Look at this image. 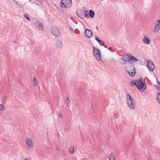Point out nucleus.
<instances>
[{
  "instance_id": "obj_21",
  "label": "nucleus",
  "mask_w": 160,
  "mask_h": 160,
  "mask_svg": "<svg viewBox=\"0 0 160 160\" xmlns=\"http://www.w3.org/2000/svg\"><path fill=\"white\" fill-rule=\"evenodd\" d=\"M5 109V107L2 104L0 105V112L1 113Z\"/></svg>"
},
{
  "instance_id": "obj_18",
  "label": "nucleus",
  "mask_w": 160,
  "mask_h": 160,
  "mask_svg": "<svg viewBox=\"0 0 160 160\" xmlns=\"http://www.w3.org/2000/svg\"><path fill=\"white\" fill-rule=\"evenodd\" d=\"M89 14L90 18H93L95 16V13L94 11L90 10L89 11Z\"/></svg>"
},
{
  "instance_id": "obj_24",
  "label": "nucleus",
  "mask_w": 160,
  "mask_h": 160,
  "mask_svg": "<svg viewBox=\"0 0 160 160\" xmlns=\"http://www.w3.org/2000/svg\"><path fill=\"white\" fill-rule=\"evenodd\" d=\"M7 101V98L6 97H3L2 99V103H6Z\"/></svg>"
},
{
  "instance_id": "obj_37",
  "label": "nucleus",
  "mask_w": 160,
  "mask_h": 160,
  "mask_svg": "<svg viewBox=\"0 0 160 160\" xmlns=\"http://www.w3.org/2000/svg\"><path fill=\"white\" fill-rule=\"evenodd\" d=\"M96 28L97 29H98V27L97 26H96Z\"/></svg>"
},
{
  "instance_id": "obj_33",
  "label": "nucleus",
  "mask_w": 160,
  "mask_h": 160,
  "mask_svg": "<svg viewBox=\"0 0 160 160\" xmlns=\"http://www.w3.org/2000/svg\"><path fill=\"white\" fill-rule=\"evenodd\" d=\"M70 30L72 31V32H73L74 31H73V29L71 27H70Z\"/></svg>"
},
{
  "instance_id": "obj_13",
  "label": "nucleus",
  "mask_w": 160,
  "mask_h": 160,
  "mask_svg": "<svg viewBox=\"0 0 160 160\" xmlns=\"http://www.w3.org/2000/svg\"><path fill=\"white\" fill-rule=\"evenodd\" d=\"M142 42L147 44H149L150 42V41L148 37H144L142 39Z\"/></svg>"
},
{
  "instance_id": "obj_19",
  "label": "nucleus",
  "mask_w": 160,
  "mask_h": 160,
  "mask_svg": "<svg viewBox=\"0 0 160 160\" xmlns=\"http://www.w3.org/2000/svg\"><path fill=\"white\" fill-rule=\"evenodd\" d=\"M89 15L88 11V10H85L84 14L85 17L87 19H88L89 18Z\"/></svg>"
},
{
  "instance_id": "obj_5",
  "label": "nucleus",
  "mask_w": 160,
  "mask_h": 160,
  "mask_svg": "<svg viewBox=\"0 0 160 160\" xmlns=\"http://www.w3.org/2000/svg\"><path fill=\"white\" fill-rule=\"evenodd\" d=\"M51 31L53 35L57 37L59 36L60 32L57 27L54 26L52 27L51 28Z\"/></svg>"
},
{
  "instance_id": "obj_7",
  "label": "nucleus",
  "mask_w": 160,
  "mask_h": 160,
  "mask_svg": "<svg viewBox=\"0 0 160 160\" xmlns=\"http://www.w3.org/2000/svg\"><path fill=\"white\" fill-rule=\"evenodd\" d=\"M160 29V20L158 19L155 23L153 32H157Z\"/></svg>"
},
{
  "instance_id": "obj_35",
  "label": "nucleus",
  "mask_w": 160,
  "mask_h": 160,
  "mask_svg": "<svg viewBox=\"0 0 160 160\" xmlns=\"http://www.w3.org/2000/svg\"><path fill=\"white\" fill-rule=\"evenodd\" d=\"M157 82L158 84H160V82L158 81V80L157 81Z\"/></svg>"
},
{
  "instance_id": "obj_20",
  "label": "nucleus",
  "mask_w": 160,
  "mask_h": 160,
  "mask_svg": "<svg viewBox=\"0 0 160 160\" xmlns=\"http://www.w3.org/2000/svg\"><path fill=\"white\" fill-rule=\"evenodd\" d=\"M156 99L158 102L160 104V92L158 93L156 96Z\"/></svg>"
},
{
  "instance_id": "obj_23",
  "label": "nucleus",
  "mask_w": 160,
  "mask_h": 160,
  "mask_svg": "<svg viewBox=\"0 0 160 160\" xmlns=\"http://www.w3.org/2000/svg\"><path fill=\"white\" fill-rule=\"evenodd\" d=\"M66 103L67 104V106L68 107H69V104H70V101L69 100V98L68 97H67L66 99L65 100Z\"/></svg>"
},
{
  "instance_id": "obj_38",
  "label": "nucleus",
  "mask_w": 160,
  "mask_h": 160,
  "mask_svg": "<svg viewBox=\"0 0 160 160\" xmlns=\"http://www.w3.org/2000/svg\"><path fill=\"white\" fill-rule=\"evenodd\" d=\"M105 47L106 48H107V46H105Z\"/></svg>"
},
{
  "instance_id": "obj_29",
  "label": "nucleus",
  "mask_w": 160,
  "mask_h": 160,
  "mask_svg": "<svg viewBox=\"0 0 160 160\" xmlns=\"http://www.w3.org/2000/svg\"><path fill=\"white\" fill-rule=\"evenodd\" d=\"M99 44L101 46H104V45L105 44V43H104V42L103 41H102V42H100V43Z\"/></svg>"
},
{
  "instance_id": "obj_1",
  "label": "nucleus",
  "mask_w": 160,
  "mask_h": 160,
  "mask_svg": "<svg viewBox=\"0 0 160 160\" xmlns=\"http://www.w3.org/2000/svg\"><path fill=\"white\" fill-rule=\"evenodd\" d=\"M130 84L131 86L135 85L138 90L141 92H143L147 88L145 80L142 77L138 80H132Z\"/></svg>"
},
{
  "instance_id": "obj_22",
  "label": "nucleus",
  "mask_w": 160,
  "mask_h": 160,
  "mask_svg": "<svg viewBox=\"0 0 160 160\" xmlns=\"http://www.w3.org/2000/svg\"><path fill=\"white\" fill-rule=\"evenodd\" d=\"M33 83L34 84L35 86H36L38 85V81L37 80V79L35 77H33Z\"/></svg>"
},
{
  "instance_id": "obj_8",
  "label": "nucleus",
  "mask_w": 160,
  "mask_h": 160,
  "mask_svg": "<svg viewBox=\"0 0 160 160\" xmlns=\"http://www.w3.org/2000/svg\"><path fill=\"white\" fill-rule=\"evenodd\" d=\"M134 65L131 63L129 62L127 63L126 66V71H130V70L134 69L135 70Z\"/></svg>"
},
{
  "instance_id": "obj_10",
  "label": "nucleus",
  "mask_w": 160,
  "mask_h": 160,
  "mask_svg": "<svg viewBox=\"0 0 160 160\" xmlns=\"http://www.w3.org/2000/svg\"><path fill=\"white\" fill-rule=\"evenodd\" d=\"M131 54H127L123 56L122 57V59L125 62L130 61V58H131Z\"/></svg>"
},
{
  "instance_id": "obj_34",
  "label": "nucleus",
  "mask_w": 160,
  "mask_h": 160,
  "mask_svg": "<svg viewBox=\"0 0 160 160\" xmlns=\"http://www.w3.org/2000/svg\"><path fill=\"white\" fill-rule=\"evenodd\" d=\"M102 40H101L100 39L98 42L99 44L100 42H102Z\"/></svg>"
},
{
  "instance_id": "obj_2",
  "label": "nucleus",
  "mask_w": 160,
  "mask_h": 160,
  "mask_svg": "<svg viewBox=\"0 0 160 160\" xmlns=\"http://www.w3.org/2000/svg\"><path fill=\"white\" fill-rule=\"evenodd\" d=\"M127 99L128 104L129 108L132 110L134 109L135 107V102L134 99L129 94H128L127 95Z\"/></svg>"
},
{
  "instance_id": "obj_9",
  "label": "nucleus",
  "mask_w": 160,
  "mask_h": 160,
  "mask_svg": "<svg viewBox=\"0 0 160 160\" xmlns=\"http://www.w3.org/2000/svg\"><path fill=\"white\" fill-rule=\"evenodd\" d=\"M85 34L86 36L89 38H91L92 36V32L90 30L87 28L85 29Z\"/></svg>"
},
{
  "instance_id": "obj_17",
  "label": "nucleus",
  "mask_w": 160,
  "mask_h": 160,
  "mask_svg": "<svg viewBox=\"0 0 160 160\" xmlns=\"http://www.w3.org/2000/svg\"><path fill=\"white\" fill-rule=\"evenodd\" d=\"M131 58H130V61L132 62H138V60L136 57L132 55L131 54Z\"/></svg>"
},
{
  "instance_id": "obj_28",
  "label": "nucleus",
  "mask_w": 160,
  "mask_h": 160,
  "mask_svg": "<svg viewBox=\"0 0 160 160\" xmlns=\"http://www.w3.org/2000/svg\"><path fill=\"white\" fill-rule=\"evenodd\" d=\"M24 17L25 18L27 19L29 21L30 20V18L28 17V15L27 14H24Z\"/></svg>"
},
{
  "instance_id": "obj_3",
  "label": "nucleus",
  "mask_w": 160,
  "mask_h": 160,
  "mask_svg": "<svg viewBox=\"0 0 160 160\" xmlns=\"http://www.w3.org/2000/svg\"><path fill=\"white\" fill-rule=\"evenodd\" d=\"M72 5L71 0H62L60 6L63 8H70Z\"/></svg>"
},
{
  "instance_id": "obj_31",
  "label": "nucleus",
  "mask_w": 160,
  "mask_h": 160,
  "mask_svg": "<svg viewBox=\"0 0 160 160\" xmlns=\"http://www.w3.org/2000/svg\"><path fill=\"white\" fill-rule=\"evenodd\" d=\"M95 39L98 41L100 39L98 37H96L95 38Z\"/></svg>"
},
{
  "instance_id": "obj_26",
  "label": "nucleus",
  "mask_w": 160,
  "mask_h": 160,
  "mask_svg": "<svg viewBox=\"0 0 160 160\" xmlns=\"http://www.w3.org/2000/svg\"><path fill=\"white\" fill-rule=\"evenodd\" d=\"M155 87L156 88L158 91H160V84H158V85H155Z\"/></svg>"
},
{
  "instance_id": "obj_30",
  "label": "nucleus",
  "mask_w": 160,
  "mask_h": 160,
  "mask_svg": "<svg viewBox=\"0 0 160 160\" xmlns=\"http://www.w3.org/2000/svg\"><path fill=\"white\" fill-rule=\"evenodd\" d=\"M58 116L59 117L61 118L62 117V114H61L60 113H59Z\"/></svg>"
},
{
  "instance_id": "obj_15",
  "label": "nucleus",
  "mask_w": 160,
  "mask_h": 160,
  "mask_svg": "<svg viewBox=\"0 0 160 160\" xmlns=\"http://www.w3.org/2000/svg\"><path fill=\"white\" fill-rule=\"evenodd\" d=\"M77 15L80 17H81L83 16V11L81 9H78L77 11Z\"/></svg>"
},
{
  "instance_id": "obj_27",
  "label": "nucleus",
  "mask_w": 160,
  "mask_h": 160,
  "mask_svg": "<svg viewBox=\"0 0 160 160\" xmlns=\"http://www.w3.org/2000/svg\"><path fill=\"white\" fill-rule=\"evenodd\" d=\"M69 151L71 153H74V148H70V149H69Z\"/></svg>"
},
{
  "instance_id": "obj_4",
  "label": "nucleus",
  "mask_w": 160,
  "mask_h": 160,
  "mask_svg": "<svg viewBox=\"0 0 160 160\" xmlns=\"http://www.w3.org/2000/svg\"><path fill=\"white\" fill-rule=\"evenodd\" d=\"M93 53L94 56L97 60L100 61L101 59V53L100 51L94 46L93 47Z\"/></svg>"
},
{
  "instance_id": "obj_12",
  "label": "nucleus",
  "mask_w": 160,
  "mask_h": 160,
  "mask_svg": "<svg viewBox=\"0 0 160 160\" xmlns=\"http://www.w3.org/2000/svg\"><path fill=\"white\" fill-rule=\"evenodd\" d=\"M127 72L129 74V75L132 77H134L135 76L136 73V69L130 70V71H127Z\"/></svg>"
},
{
  "instance_id": "obj_14",
  "label": "nucleus",
  "mask_w": 160,
  "mask_h": 160,
  "mask_svg": "<svg viewBox=\"0 0 160 160\" xmlns=\"http://www.w3.org/2000/svg\"><path fill=\"white\" fill-rule=\"evenodd\" d=\"M56 46L59 48H61L63 47V44L60 41L58 40L56 42Z\"/></svg>"
},
{
  "instance_id": "obj_32",
  "label": "nucleus",
  "mask_w": 160,
  "mask_h": 160,
  "mask_svg": "<svg viewBox=\"0 0 160 160\" xmlns=\"http://www.w3.org/2000/svg\"><path fill=\"white\" fill-rule=\"evenodd\" d=\"M108 50H110L111 52H114V51L110 47H109L108 49Z\"/></svg>"
},
{
  "instance_id": "obj_25",
  "label": "nucleus",
  "mask_w": 160,
  "mask_h": 160,
  "mask_svg": "<svg viewBox=\"0 0 160 160\" xmlns=\"http://www.w3.org/2000/svg\"><path fill=\"white\" fill-rule=\"evenodd\" d=\"M109 160H115V157L112 155L110 154L109 156Z\"/></svg>"
},
{
  "instance_id": "obj_6",
  "label": "nucleus",
  "mask_w": 160,
  "mask_h": 160,
  "mask_svg": "<svg viewBox=\"0 0 160 160\" xmlns=\"http://www.w3.org/2000/svg\"><path fill=\"white\" fill-rule=\"evenodd\" d=\"M147 66L150 72H152L155 68V66L151 60L147 62Z\"/></svg>"
},
{
  "instance_id": "obj_36",
  "label": "nucleus",
  "mask_w": 160,
  "mask_h": 160,
  "mask_svg": "<svg viewBox=\"0 0 160 160\" xmlns=\"http://www.w3.org/2000/svg\"><path fill=\"white\" fill-rule=\"evenodd\" d=\"M56 149L57 151H59V148H58V147H57Z\"/></svg>"
},
{
  "instance_id": "obj_11",
  "label": "nucleus",
  "mask_w": 160,
  "mask_h": 160,
  "mask_svg": "<svg viewBox=\"0 0 160 160\" xmlns=\"http://www.w3.org/2000/svg\"><path fill=\"white\" fill-rule=\"evenodd\" d=\"M35 25L37 29L39 30H42L43 29V26L42 23L40 22H36Z\"/></svg>"
},
{
  "instance_id": "obj_16",
  "label": "nucleus",
  "mask_w": 160,
  "mask_h": 160,
  "mask_svg": "<svg viewBox=\"0 0 160 160\" xmlns=\"http://www.w3.org/2000/svg\"><path fill=\"white\" fill-rule=\"evenodd\" d=\"M26 142L27 144L29 146H30L31 147H32L33 146V143L29 138H27L26 139Z\"/></svg>"
}]
</instances>
